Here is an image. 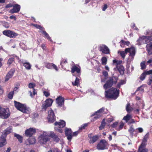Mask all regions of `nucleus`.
<instances>
[{
	"instance_id": "nucleus-57",
	"label": "nucleus",
	"mask_w": 152,
	"mask_h": 152,
	"mask_svg": "<svg viewBox=\"0 0 152 152\" xmlns=\"http://www.w3.org/2000/svg\"><path fill=\"white\" fill-rule=\"evenodd\" d=\"M148 150L146 148L142 149H138V152H148Z\"/></svg>"
},
{
	"instance_id": "nucleus-9",
	"label": "nucleus",
	"mask_w": 152,
	"mask_h": 152,
	"mask_svg": "<svg viewBox=\"0 0 152 152\" xmlns=\"http://www.w3.org/2000/svg\"><path fill=\"white\" fill-rule=\"evenodd\" d=\"M48 114L47 119L48 122L50 123H53L56 120V116L53 111L51 109L48 111Z\"/></svg>"
},
{
	"instance_id": "nucleus-58",
	"label": "nucleus",
	"mask_w": 152,
	"mask_h": 152,
	"mask_svg": "<svg viewBox=\"0 0 152 152\" xmlns=\"http://www.w3.org/2000/svg\"><path fill=\"white\" fill-rule=\"evenodd\" d=\"M144 72L146 75H152V70H150L148 71H145Z\"/></svg>"
},
{
	"instance_id": "nucleus-54",
	"label": "nucleus",
	"mask_w": 152,
	"mask_h": 152,
	"mask_svg": "<svg viewBox=\"0 0 152 152\" xmlns=\"http://www.w3.org/2000/svg\"><path fill=\"white\" fill-rule=\"evenodd\" d=\"M35 86V85L34 83H29L28 86L29 88H32L33 89Z\"/></svg>"
},
{
	"instance_id": "nucleus-5",
	"label": "nucleus",
	"mask_w": 152,
	"mask_h": 152,
	"mask_svg": "<svg viewBox=\"0 0 152 152\" xmlns=\"http://www.w3.org/2000/svg\"><path fill=\"white\" fill-rule=\"evenodd\" d=\"M80 67L77 65H74L71 68V72L73 74L76 75L79 77H80L81 74Z\"/></svg>"
},
{
	"instance_id": "nucleus-53",
	"label": "nucleus",
	"mask_w": 152,
	"mask_h": 152,
	"mask_svg": "<svg viewBox=\"0 0 152 152\" xmlns=\"http://www.w3.org/2000/svg\"><path fill=\"white\" fill-rule=\"evenodd\" d=\"M88 124L87 123L81 126L80 128H79L80 130L85 129L86 127L87 126Z\"/></svg>"
},
{
	"instance_id": "nucleus-7",
	"label": "nucleus",
	"mask_w": 152,
	"mask_h": 152,
	"mask_svg": "<svg viewBox=\"0 0 152 152\" xmlns=\"http://www.w3.org/2000/svg\"><path fill=\"white\" fill-rule=\"evenodd\" d=\"M40 142L43 144H45L49 140V136L45 132L40 135L39 137Z\"/></svg>"
},
{
	"instance_id": "nucleus-55",
	"label": "nucleus",
	"mask_w": 152,
	"mask_h": 152,
	"mask_svg": "<svg viewBox=\"0 0 152 152\" xmlns=\"http://www.w3.org/2000/svg\"><path fill=\"white\" fill-rule=\"evenodd\" d=\"M121 42L124 45H126L127 46L129 45L130 44V42L128 41H125L123 40H121Z\"/></svg>"
},
{
	"instance_id": "nucleus-36",
	"label": "nucleus",
	"mask_w": 152,
	"mask_h": 152,
	"mask_svg": "<svg viewBox=\"0 0 152 152\" xmlns=\"http://www.w3.org/2000/svg\"><path fill=\"white\" fill-rule=\"evenodd\" d=\"M126 82L124 80H121L120 82H118L116 85V87L120 88L121 86L125 83Z\"/></svg>"
},
{
	"instance_id": "nucleus-10",
	"label": "nucleus",
	"mask_w": 152,
	"mask_h": 152,
	"mask_svg": "<svg viewBox=\"0 0 152 152\" xmlns=\"http://www.w3.org/2000/svg\"><path fill=\"white\" fill-rule=\"evenodd\" d=\"M36 132V129L33 128H30L25 131V135L26 137H31Z\"/></svg>"
},
{
	"instance_id": "nucleus-52",
	"label": "nucleus",
	"mask_w": 152,
	"mask_h": 152,
	"mask_svg": "<svg viewBox=\"0 0 152 152\" xmlns=\"http://www.w3.org/2000/svg\"><path fill=\"white\" fill-rule=\"evenodd\" d=\"M152 83V76L150 75L148 79V82L147 83V84L148 85L150 86L151 85Z\"/></svg>"
},
{
	"instance_id": "nucleus-29",
	"label": "nucleus",
	"mask_w": 152,
	"mask_h": 152,
	"mask_svg": "<svg viewBox=\"0 0 152 152\" xmlns=\"http://www.w3.org/2000/svg\"><path fill=\"white\" fill-rule=\"evenodd\" d=\"M132 118L131 115L127 114L126 116H124L123 120L125 121L126 123H127Z\"/></svg>"
},
{
	"instance_id": "nucleus-19",
	"label": "nucleus",
	"mask_w": 152,
	"mask_h": 152,
	"mask_svg": "<svg viewBox=\"0 0 152 152\" xmlns=\"http://www.w3.org/2000/svg\"><path fill=\"white\" fill-rule=\"evenodd\" d=\"M6 137L3 135L0 137V148L3 147L7 144Z\"/></svg>"
},
{
	"instance_id": "nucleus-59",
	"label": "nucleus",
	"mask_w": 152,
	"mask_h": 152,
	"mask_svg": "<svg viewBox=\"0 0 152 152\" xmlns=\"http://www.w3.org/2000/svg\"><path fill=\"white\" fill-rule=\"evenodd\" d=\"M43 93L44 95L46 97H48L50 95V93L46 91H44Z\"/></svg>"
},
{
	"instance_id": "nucleus-33",
	"label": "nucleus",
	"mask_w": 152,
	"mask_h": 152,
	"mask_svg": "<svg viewBox=\"0 0 152 152\" xmlns=\"http://www.w3.org/2000/svg\"><path fill=\"white\" fill-rule=\"evenodd\" d=\"M105 119H103L102 121L100 126L99 127V129L100 130L103 129L106 125Z\"/></svg>"
},
{
	"instance_id": "nucleus-41",
	"label": "nucleus",
	"mask_w": 152,
	"mask_h": 152,
	"mask_svg": "<svg viewBox=\"0 0 152 152\" xmlns=\"http://www.w3.org/2000/svg\"><path fill=\"white\" fill-rule=\"evenodd\" d=\"M146 75V74L145 72H144L140 75L139 78L140 80L143 81L145 78Z\"/></svg>"
},
{
	"instance_id": "nucleus-43",
	"label": "nucleus",
	"mask_w": 152,
	"mask_h": 152,
	"mask_svg": "<svg viewBox=\"0 0 152 152\" xmlns=\"http://www.w3.org/2000/svg\"><path fill=\"white\" fill-rule=\"evenodd\" d=\"M15 60L14 57L10 58L7 61V64L9 65H10Z\"/></svg>"
},
{
	"instance_id": "nucleus-48",
	"label": "nucleus",
	"mask_w": 152,
	"mask_h": 152,
	"mask_svg": "<svg viewBox=\"0 0 152 152\" xmlns=\"http://www.w3.org/2000/svg\"><path fill=\"white\" fill-rule=\"evenodd\" d=\"M33 94H32L31 91H29V93L30 94V95L31 97H33L36 94H37V93L36 90L34 88H33Z\"/></svg>"
},
{
	"instance_id": "nucleus-18",
	"label": "nucleus",
	"mask_w": 152,
	"mask_h": 152,
	"mask_svg": "<svg viewBox=\"0 0 152 152\" xmlns=\"http://www.w3.org/2000/svg\"><path fill=\"white\" fill-rule=\"evenodd\" d=\"M56 103L58 106L61 107L62 105L64 104V98L61 96H59L56 99Z\"/></svg>"
},
{
	"instance_id": "nucleus-46",
	"label": "nucleus",
	"mask_w": 152,
	"mask_h": 152,
	"mask_svg": "<svg viewBox=\"0 0 152 152\" xmlns=\"http://www.w3.org/2000/svg\"><path fill=\"white\" fill-rule=\"evenodd\" d=\"M104 107H102L100 108V109L97 111L96 112H95L96 114L97 113H98L99 114H100L101 115V116L102 114V113L104 112Z\"/></svg>"
},
{
	"instance_id": "nucleus-42",
	"label": "nucleus",
	"mask_w": 152,
	"mask_h": 152,
	"mask_svg": "<svg viewBox=\"0 0 152 152\" xmlns=\"http://www.w3.org/2000/svg\"><path fill=\"white\" fill-rule=\"evenodd\" d=\"M102 64L103 65H105L107 62V59L105 57H102L101 59Z\"/></svg>"
},
{
	"instance_id": "nucleus-63",
	"label": "nucleus",
	"mask_w": 152,
	"mask_h": 152,
	"mask_svg": "<svg viewBox=\"0 0 152 152\" xmlns=\"http://www.w3.org/2000/svg\"><path fill=\"white\" fill-rule=\"evenodd\" d=\"M3 24L4 26L7 28H8L9 27L8 23L7 22H5Z\"/></svg>"
},
{
	"instance_id": "nucleus-2",
	"label": "nucleus",
	"mask_w": 152,
	"mask_h": 152,
	"mask_svg": "<svg viewBox=\"0 0 152 152\" xmlns=\"http://www.w3.org/2000/svg\"><path fill=\"white\" fill-rule=\"evenodd\" d=\"M14 106L18 110L24 113H27L29 111V108L24 104L16 101H14Z\"/></svg>"
},
{
	"instance_id": "nucleus-37",
	"label": "nucleus",
	"mask_w": 152,
	"mask_h": 152,
	"mask_svg": "<svg viewBox=\"0 0 152 152\" xmlns=\"http://www.w3.org/2000/svg\"><path fill=\"white\" fill-rule=\"evenodd\" d=\"M127 53H126V52L125 50V51H119L118 52V53H119L120 54V56H121V57L124 59L125 58L126 56L125 54H127Z\"/></svg>"
},
{
	"instance_id": "nucleus-38",
	"label": "nucleus",
	"mask_w": 152,
	"mask_h": 152,
	"mask_svg": "<svg viewBox=\"0 0 152 152\" xmlns=\"http://www.w3.org/2000/svg\"><path fill=\"white\" fill-rule=\"evenodd\" d=\"M149 133L148 132L147 133V134L144 136L142 141L147 142L148 139L149 138Z\"/></svg>"
},
{
	"instance_id": "nucleus-56",
	"label": "nucleus",
	"mask_w": 152,
	"mask_h": 152,
	"mask_svg": "<svg viewBox=\"0 0 152 152\" xmlns=\"http://www.w3.org/2000/svg\"><path fill=\"white\" fill-rule=\"evenodd\" d=\"M143 86V85H142L138 87L136 90V92L139 91H141L143 92L144 91V89L143 88H142Z\"/></svg>"
},
{
	"instance_id": "nucleus-60",
	"label": "nucleus",
	"mask_w": 152,
	"mask_h": 152,
	"mask_svg": "<svg viewBox=\"0 0 152 152\" xmlns=\"http://www.w3.org/2000/svg\"><path fill=\"white\" fill-rule=\"evenodd\" d=\"M114 120V118L113 117L108 118L107 120V121L108 123H110Z\"/></svg>"
},
{
	"instance_id": "nucleus-34",
	"label": "nucleus",
	"mask_w": 152,
	"mask_h": 152,
	"mask_svg": "<svg viewBox=\"0 0 152 152\" xmlns=\"http://www.w3.org/2000/svg\"><path fill=\"white\" fill-rule=\"evenodd\" d=\"M111 81L115 85L118 81V77L113 76L111 77Z\"/></svg>"
},
{
	"instance_id": "nucleus-12",
	"label": "nucleus",
	"mask_w": 152,
	"mask_h": 152,
	"mask_svg": "<svg viewBox=\"0 0 152 152\" xmlns=\"http://www.w3.org/2000/svg\"><path fill=\"white\" fill-rule=\"evenodd\" d=\"M99 50L104 54L109 53L110 50L108 47L106 45H102L99 47Z\"/></svg>"
},
{
	"instance_id": "nucleus-23",
	"label": "nucleus",
	"mask_w": 152,
	"mask_h": 152,
	"mask_svg": "<svg viewBox=\"0 0 152 152\" xmlns=\"http://www.w3.org/2000/svg\"><path fill=\"white\" fill-rule=\"evenodd\" d=\"M12 127L11 126H10L7 128L6 129L4 130L2 135L4 136L5 137H7L8 134L12 132Z\"/></svg>"
},
{
	"instance_id": "nucleus-13",
	"label": "nucleus",
	"mask_w": 152,
	"mask_h": 152,
	"mask_svg": "<svg viewBox=\"0 0 152 152\" xmlns=\"http://www.w3.org/2000/svg\"><path fill=\"white\" fill-rule=\"evenodd\" d=\"M15 72V69H11L6 75L5 77L4 81L5 82H7L8 81L10 78H11L13 76Z\"/></svg>"
},
{
	"instance_id": "nucleus-8",
	"label": "nucleus",
	"mask_w": 152,
	"mask_h": 152,
	"mask_svg": "<svg viewBox=\"0 0 152 152\" xmlns=\"http://www.w3.org/2000/svg\"><path fill=\"white\" fill-rule=\"evenodd\" d=\"M3 34L10 38H14L18 35L17 33L10 30H4L3 31Z\"/></svg>"
},
{
	"instance_id": "nucleus-49",
	"label": "nucleus",
	"mask_w": 152,
	"mask_h": 152,
	"mask_svg": "<svg viewBox=\"0 0 152 152\" xmlns=\"http://www.w3.org/2000/svg\"><path fill=\"white\" fill-rule=\"evenodd\" d=\"M14 94V91L10 92L8 94L7 97L10 99H12L13 98Z\"/></svg>"
},
{
	"instance_id": "nucleus-32",
	"label": "nucleus",
	"mask_w": 152,
	"mask_h": 152,
	"mask_svg": "<svg viewBox=\"0 0 152 152\" xmlns=\"http://www.w3.org/2000/svg\"><path fill=\"white\" fill-rule=\"evenodd\" d=\"M94 116V118L93 119V121H94L97 119L98 118H99L101 116V115L100 114H99L98 113H97L96 114L95 113H94L93 114L91 115V116L92 117Z\"/></svg>"
},
{
	"instance_id": "nucleus-50",
	"label": "nucleus",
	"mask_w": 152,
	"mask_h": 152,
	"mask_svg": "<svg viewBox=\"0 0 152 152\" xmlns=\"http://www.w3.org/2000/svg\"><path fill=\"white\" fill-rule=\"evenodd\" d=\"M49 107L48 104L45 103L42 104V110H46L47 108Z\"/></svg>"
},
{
	"instance_id": "nucleus-4",
	"label": "nucleus",
	"mask_w": 152,
	"mask_h": 152,
	"mask_svg": "<svg viewBox=\"0 0 152 152\" xmlns=\"http://www.w3.org/2000/svg\"><path fill=\"white\" fill-rule=\"evenodd\" d=\"M54 124L56 126L54 128L55 130L57 131L60 133H62L63 130L61 129L65 126V122L63 120H60L59 121V122L56 121Z\"/></svg>"
},
{
	"instance_id": "nucleus-44",
	"label": "nucleus",
	"mask_w": 152,
	"mask_h": 152,
	"mask_svg": "<svg viewBox=\"0 0 152 152\" xmlns=\"http://www.w3.org/2000/svg\"><path fill=\"white\" fill-rule=\"evenodd\" d=\"M141 69H143L146 68V66L145 65V61H143L140 63Z\"/></svg>"
},
{
	"instance_id": "nucleus-22",
	"label": "nucleus",
	"mask_w": 152,
	"mask_h": 152,
	"mask_svg": "<svg viewBox=\"0 0 152 152\" xmlns=\"http://www.w3.org/2000/svg\"><path fill=\"white\" fill-rule=\"evenodd\" d=\"M88 137L90 139L89 141L90 144H93L96 142L99 138L98 136L97 135L94 136L92 137H90L88 136Z\"/></svg>"
},
{
	"instance_id": "nucleus-1",
	"label": "nucleus",
	"mask_w": 152,
	"mask_h": 152,
	"mask_svg": "<svg viewBox=\"0 0 152 152\" xmlns=\"http://www.w3.org/2000/svg\"><path fill=\"white\" fill-rule=\"evenodd\" d=\"M119 94V90L116 88L112 87L108 91H105V96L108 98L116 99L118 96Z\"/></svg>"
},
{
	"instance_id": "nucleus-16",
	"label": "nucleus",
	"mask_w": 152,
	"mask_h": 152,
	"mask_svg": "<svg viewBox=\"0 0 152 152\" xmlns=\"http://www.w3.org/2000/svg\"><path fill=\"white\" fill-rule=\"evenodd\" d=\"M111 81V77H110L109 79L107 80L106 83L103 86L104 89H107L109 88H110L113 85H115Z\"/></svg>"
},
{
	"instance_id": "nucleus-25",
	"label": "nucleus",
	"mask_w": 152,
	"mask_h": 152,
	"mask_svg": "<svg viewBox=\"0 0 152 152\" xmlns=\"http://www.w3.org/2000/svg\"><path fill=\"white\" fill-rule=\"evenodd\" d=\"M73 75L75 76L76 78L75 81L74 82H72V84L74 86H78L79 84L80 80L79 78L80 77H78L76 75L73 74Z\"/></svg>"
},
{
	"instance_id": "nucleus-35",
	"label": "nucleus",
	"mask_w": 152,
	"mask_h": 152,
	"mask_svg": "<svg viewBox=\"0 0 152 152\" xmlns=\"http://www.w3.org/2000/svg\"><path fill=\"white\" fill-rule=\"evenodd\" d=\"M53 102V100L50 98L47 99L45 101V103L50 107L51 106Z\"/></svg>"
},
{
	"instance_id": "nucleus-61",
	"label": "nucleus",
	"mask_w": 152,
	"mask_h": 152,
	"mask_svg": "<svg viewBox=\"0 0 152 152\" xmlns=\"http://www.w3.org/2000/svg\"><path fill=\"white\" fill-rule=\"evenodd\" d=\"M13 6V4L11 3H9L8 4H7L5 7L6 8H9Z\"/></svg>"
},
{
	"instance_id": "nucleus-64",
	"label": "nucleus",
	"mask_w": 152,
	"mask_h": 152,
	"mask_svg": "<svg viewBox=\"0 0 152 152\" xmlns=\"http://www.w3.org/2000/svg\"><path fill=\"white\" fill-rule=\"evenodd\" d=\"M78 133H79L78 131H76L75 132H74L73 133L72 136H76L78 135Z\"/></svg>"
},
{
	"instance_id": "nucleus-20",
	"label": "nucleus",
	"mask_w": 152,
	"mask_h": 152,
	"mask_svg": "<svg viewBox=\"0 0 152 152\" xmlns=\"http://www.w3.org/2000/svg\"><path fill=\"white\" fill-rule=\"evenodd\" d=\"M20 62L23 64V66L25 67L26 69L29 70L31 69V64L29 63L26 62V61L20 60Z\"/></svg>"
},
{
	"instance_id": "nucleus-27",
	"label": "nucleus",
	"mask_w": 152,
	"mask_h": 152,
	"mask_svg": "<svg viewBox=\"0 0 152 152\" xmlns=\"http://www.w3.org/2000/svg\"><path fill=\"white\" fill-rule=\"evenodd\" d=\"M50 136L56 142H58L60 140L58 136L54 133L51 134Z\"/></svg>"
},
{
	"instance_id": "nucleus-30",
	"label": "nucleus",
	"mask_w": 152,
	"mask_h": 152,
	"mask_svg": "<svg viewBox=\"0 0 152 152\" xmlns=\"http://www.w3.org/2000/svg\"><path fill=\"white\" fill-rule=\"evenodd\" d=\"M41 33L44 35V37L46 38L48 40H50L51 39L50 37L49 34L45 30H43L42 31H41Z\"/></svg>"
},
{
	"instance_id": "nucleus-28",
	"label": "nucleus",
	"mask_w": 152,
	"mask_h": 152,
	"mask_svg": "<svg viewBox=\"0 0 152 152\" xmlns=\"http://www.w3.org/2000/svg\"><path fill=\"white\" fill-rule=\"evenodd\" d=\"M15 137H16L18 140V141L20 143H21L23 142V137L20 135L15 133L14 134Z\"/></svg>"
},
{
	"instance_id": "nucleus-40",
	"label": "nucleus",
	"mask_w": 152,
	"mask_h": 152,
	"mask_svg": "<svg viewBox=\"0 0 152 152\" xmlns=\"http://www.w3.org/2000/svg\"><path fill=\"white\" fill-rule=\"evenodd\" d=\"M146 143L142 141L141 144L139 147L138 149H145L146 145Z\"/></svg>"
},
{
	"instance_id": "nucleus-21",
	"label": "nucleus",
	"mask_w": 152,
	"mask_h": 152,
	"mask_svg": "<svg viewBox=\"0 0 152 152\" xmlns=\"http://www.w3.org/2000/svg\"><path fill=\"white\" fill-rule=\"evenodd\" d=\"M116 68L121 75H124L125 69L123 65H117Z\"/></svg>"
},
{
	"instance_id": "nucleus-39",
	"label": "nucleus",
	"mask_w": 152,
	"mask_h": 152,
	"mask_svg": "<svg viewBox=\"0 0 152 152\" xmlns=\"http://www.w3.org/2000/svg\"><path fill=\"white\" fill-rule=\"evenodd\" d=\"M135 131V129L133 128V126H131L128 129V132L131 134V135H133L134 132Z\"/></svg>"
},
{
	"instance_id": "nucleus-24",
	"label": "nucleus",
	"mask_w": 152,
	"mask_h": 152,
	"mask_svg": "<svg viewBox=\"0 0 152 152\" xmlns=\"http://www.w3.org/2000/svg\"><path fill=\"white\" fill-rule=\"evenodd\" d=\"M146 50L150 54H152V42H150L146 46Z\"/></svg>"
},
{
	"instance_id": "nucleus-51",
	"label": "nucleus",
	"mask_w": 152,
	"mask_h": 152,
	"mask_svg": "<svg viewBox=\"0 0 152 152\" xmlns=\"http://www.w3.org/2000/svg\"><path fill=\"white\" fill-rule=\"evenodd\" d=\"M124 125V124L123 122H121L120 124L119 125L118 128L117 129V130L118 131H119V130H121V129H123Z\"/></svg>"
},
{
	"instance_id": "nucleus-17",
	"label": "nucleus",
	"mask_w": 152,
	"mask_h": 152,
	"mask_svg": "<svg viewBox=\"0 0 152 152\" xmlns=\"http://www.w3.org/2000/svg\"><path fill=\"white\" fill-rule=\"evenodd\" d=\"M65 132L67 139L70 141L72 138V132L71 129L66 128Z\"/></svg>"
},
{
	"instance_id": "nucleus-14",
	"label": "nucleus",
	"mask_w": 152,
	"mask_h": 152,
	"mask_svg": "<svg viewBox=\"0 0 152 152\" xmlns=\"http://www.w3.org/2000/svg\"><path fill=\"white\" fill-rule=\"evenodd\" d=\"M126 53H129V56L132 57V58H134L135 55V50L134 48L131 47L130 48H127L125 49Z\"/></svg>"
},
{
	"instance_id": "nucleus-62",
	"label": "nucleus",
	"mask_w": 152,
	"mask_h": 152,
	"mask_svg": "<svg viewBox=\"0 0 152 152\" xmlns=\"http://www.w3.org/2000/svg\"><path fill=\"white\" fill-rule=\"evenodd\" d=\"M118 122H115L113 124H112L111 126L113 128H115L118 125Z\"/></svg>"
},
{
	"instance_id": "nucleus-11",
	"label": "nucleus",
	"mask_w": 152,
	"mask_h": 152,
	"mask_svg": "<svg viewBox=\"0 0 152 152\" xmlns=\"http://www.w3.org/2000/svg\"><path fill=\"white\" fill-rule=\"evenodd\" d=\"M13 8L10 10L9 12L11 14L14 13H18L20 11V6L19 5L16 4L13 5L12 6Z\"/></svg>"
},
{
	"instance_id": "nucleus-6",
	"label": "nucleus",
	"mask_w": 152,
	"mask_h": 152,
	"mask_svg": "<svg viewBox=\"0 0 152 152\" xmlns=\"http://www.w3.org/2000/svg\"><path fill=\"white\" fill-rule=\"evenodd\" d=\"M10 115V113L8 109L3 108H0V117L3 119L8 118Z\"/></svg>"
},
{
	"instance_id": "nucleus-15",
	"label": "nucleus",
	"mask_w": 152,
	"mask_h": 152,
	"mask_svg": "<svg viewBox=\"0 0 152 152\" xmlns=\"http://www.w3.org/2000/svg\"><path fill=\"white\" fill-rule=\"evenodd\" d=\"M44 65L45 67L48 69H51L53 68L56 71H58V70L57 66L53 63L45 62L44 63Z\"/></svg>"
},
{
	"instance_id": "nucleus-45",
	"label": "nucleus",
	"mask_w": 152,
	"mask_h": 152,
	"mask_svg": "<svg viewBox=\"0 0 152 152\" xmlns=\"http://www.w3.org/2000/svg\"><path fill=\"white\" fill-rule=\"evenodd\" d=\"M126 110L128 113H130L132 110L131 109L130 104V103H128L126 106Z\"/></svg>"
},
{
	"instance_id": "nucleus-3",
	"label": "nucleus",
	"mask_w": 152,
	"mask_h": 152,
	"mask_svg": "<svg viewBox=\"0 0 152 152\" xmlns=\"http://www.w3.org/2000/svg\"><path fill=\"white\" fill-rule=\"evenodd\" d=\"M109 145L108 142L104 139L101 140L96 146V148L99 150L107 149Z\"/></svg>"
},
{
	"instance_id": "nucleus-47",
	"label": "nucleus",
	"mask_w": 152,
	"mask_h": 152,
	"mask_svg": "<svg viewBox=\"0 0 152 152\" xmlns=\"http://www.w3.org/2000/svg\"><path fill=\"white\" fill-rule=\"evenodd\" d=\"M34 26L36 28L39 29L42 31L43 30H45V28L41 26L40 25L36 24H34Z\"/></svg>"
},
{
	"instance_id": "nucleus-31",
	"label": "nucleus",
	"mask_w": 152,
	"mask_h": 152,
	"mask_svg": "<svg viewBox=\"0 0 152 152\" xmlns=\"http://www.w3.org/2000/svg\"><path fill=\"white\" fill-rule=\"evenodd\" d=\"M140 40H141V39L144 40L145 43L147 44H149V43H150V40H148V39L147 36H142V37L140 38Z\"/></svg>"
},
{
	"instance_id": "nucleus-26",
	"label": "nucleus",
	"mask_w": 152,
	"mask_h": 152,
	"mask_svg": "<svg viewBox=\"0 0 152 152\" xmlns=\"http://www.w3.org/2000/svg\"><path fill=\"white\" fill-rule=\"evenodd\" d=\"M36 142V140L34 137H29L27 140V142L29 144L32 145L35 144Z\"/></svg>"
}]
</instances>
